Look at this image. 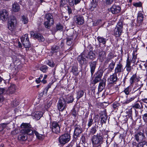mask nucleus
Returning <instances> with one entry per match:
<instances>
[{
  "label": "nucleus",
  "instance_id": "obj_23",
  "mask_svg": "<svg viewBox=\"0 0 147 147\" xmlns=\"http://www.w3.org/2000/svg\"><path fill=\"white\" fill-rule=\"evenodd\" d=\"M16 90V85L14 84H11L8 88V91L10 94H12L14 93Z\"/></svg>",
  "mask_w": 147,
  "mask_h": 147
},
{
  "label": "nucleus",
  "instance_id": "obj_10",
  "mask_svg": "<svg viewBox=\"0 0 147 147\" xmlns=\"http://www.w3.org/2000/svg\"><path fill=\"white\" fill-rule=\"evenodd\" d=\"M74 128L73 136L75 138H76L78 137H80V134L83 131V130L81 127L78 125H75Z\"/></svg>",
  "mask_w": 147,
  "mask_h": 147
},
{
  "label": "nucleus",
  "instance_id": "obj_32",
  "mask_svg": "<svg viewBox=\"0 0 147 147\" xmlns=\"http://www.w3.org/2000/svg\"><path fill=\"white\" fill-rule=\"evenodd\" d=\"M99 55L100 59L102 60V61L105 57V52L103 51H101L99 52Z\"/></svg>",
  "mask_w": 147,
  "mask_h": 147
},
{
  "label": "nucleus",
  "instance_id": "obj_46",
  "mask_svg": "<svg viewBox=\"0 0 147 147\" xmlns=\"http://www.w3.org/2000/svg\"><path fill=\"white\" fill-rule=\"evenodd\" d=\"M74 100L73 96H70L67 99V103H71Z\"/></svg>",
  "mask_w": 147,
  "mask_h": 147
},
{
  "label": "nucleus",
  "instance_id": "obj_54",
  "mask_svg": "<svg viewBox=\"0 0 147 147\" xmlns=\"http://www.w3.org/2000/svg\"><path fill=\"white\" fill-rule=\"evenodd\" d=\"M7 124L6 123H3L0 125V131L3 130L6 126Z\"/></svg>",
  "mask_w": 147,
  "mask_h": 147
},
{
  "label": "nucleus",
  "instance_id": "obj_2",
  "mask_svg": "<svg viewBox=\"0 0 147 147\" xmlns=\"http://www.w3.org/2000/svg\"><path fill=\"white\" fill-rule=\"evenodd\" d=\"M54 23L53 16L50 13L46 14L45 19L44 25L46 28H49Z\"/></svg>",
  "mask_w": 147,
  "mask_h": 147
},
{
  "label": "nucleus",
  "instance_id": "obj_57",
  "mask_svg": "<svg viewBox=\"0 0 147 147\" xmlns=\"http://www.w3.org/2000/svg\"><path fill=\"white\" fill-rule=\"evenodd\" d=\"M143 119L145 122H146V125H147V113L144 114L142 117Z\"/></svg>",
  "mask_w": 147,
  "mask_h": 147
},
{
  "label": "nucleus",
  "instance_id": "obj_24",
  "mask_svg": "<svg viewBox=\"0 0 147 147\" xmlns=\"http://www.w3.org/2000/svg\"><path fill=\"white\" fill-rule=\"evenodd\" d=\"M20 10V5L17 2H14L12 5V10L15 12H18Z\"/></svg>",
  "mask_w": 147,
  "mask_h": 147
},
{
  "label": "nucleus",
  "instance_id": "obj_56",
  "mask_svg": "<svg viewBox=\"0 0 147 147\" xmlns=\"http://www.w3.org/2000/svg\"><path fill=\"white\" fill-rule=\"evenodd\" d=\"M78 113L77 111L74 109L72 110V115L75 117H76Z\"/></svg>",
  "mask_w": 147,
  "mask_h": 147
},
{
  "label": "nucleus",
  "instance_id": "obj_28",
  "mask_svg": "<svg viewBox=\"0 0 147 147\" xmlns=\"http://www.w3.org/2000/svg\"><path fill=\"white\" fill-rule=\"evenodd\" d=\"M81 0H68L70 6H73L74 4L76 5Z\"/></svg>",
  "mask_w": 147,
  "mask_h": 147
},
{
  "label": "nucleus",
  "instance_id": "obj_30",
  "mask_svg": "<svg viewBox=\"0 0 147 147\" xmlns=\"http://www.w3.org/2000/svg\"><path fill=\"white\" fill-rule=\"evenodd\" d=\"M59 47L57 45H54L51 48V51L52 53H56L59 51Z\"/></svg>",
  "mask_w": 147,
  "mask_h": 147
},
{
  "label": "nucleus",
  "instance_id": "obj_27",
  "mask_svg": "<svg viewBox=\"0 0 147 147\" xmlns=\"http://www.w3.org/2000/svg\"><path fill=\"white\" fill-rule=\"evenodd\" d=\"M71 72L74 75L77 76L78 75L79 72L78 70V68L76 66H74L72 67Z\"/></svg>",
  "mask_w": 147,
  "mask_h": 147
},
{
  "label": "nucleus",
  "instance_id": "obj_14",
  "mask_svg": "<svg viewBox=\"0 0 147 147\" xmlns=\"http://www.w3.org/2000/svg\"><path fill=\"white\" fill-rule=\"evenodd\" d=\"M31 36L36 38L39 41H43L45 39L43 36L39 33H35L33 31H31L30 32Z\"/></svg>",
  "mask_w": 147,
  "mask_h": 147
},
{
  "label": "nucleus",
  "instance_id": "obj_58",
  "mask_svg": "<svg viewBox=\"0 0 147 147\" xmlns=\"http://www.w3.org/2000/svg\"><path fill=\"white\" fill-rule=\"evenodd\" d=\"M133 5L136 7H140L142 5V3L140 2L134 3H133Z\"/></svg>",
  "mask_w": 147,
  "mask_h": 147
},
{
  "label": "nucleus",
  "instance_id": "obj_8",
  "mask_svg": "<svg viewBox=\"0 0 147 147\" xmlns=\"http://www.w3.org/2000/svg\"><path fill=\"white\" fill-rule=\"evenodd\" d=\"M70 138V136L69 134H65L59 137V141L61 144H64L69 142Z\"/></svg>",
  "mask_w": 147,
  "mask_h": 147
},
{
  "label": "nucleus",
  "instance_id": "obj_38",
  "mask_svg": "<svg viewBox=\"0 0 147 147\" xmlns=\"http://www.w3.org/2000/svg\"><path fill=\"white\" fill-rule=\"evenodd\" d=\"M140 79L139 80V81H138L137 82L136 84V85L138 87V88L137 89L135 90V91L138 90L143 86V84H142V82L140 81Z\"/></svg>",
  "mask_w": 147,
  "mask_h": 147
},
{
  "label": "nucleus",
  "instance_id": "obj_3",
  "mask_svg": "<svg viewBox=\"0 0 147 147\" xmlns=\"http://www.w3.org/2000/svg\"><path fill=\"white\" fill-rule=\"evenodd\" d=\"M17 24V21L16 18L12 16L8 21L7 26L8 29L11 31H14L16 29Z\"/></svg>",
  "mask_w": 147,
  "mask_h": 147
},
{
  "label": "nucleus",
  "instance_id": "obj_52",
  "mask_svg": "<svg viewBox=\"0 0 147 147\" xmlns=\"http://www.w3.org/2000/svg\"><path fill=\"white\" fill-rule=\"evenodd\" d=\"M67 0H61L60 1V6L63 7L67 3Z\"/></svg>",
  "mask_w": 147,
  "mask_h": 147
},
{
  "label": "nucleus",
  "instance_id": "obj_15",
  "mask_svg": "<svg viewBox=\"0 0 147 147\" xmlns=\"http://www.w3.org/2000/svg\"><path fill=\"white\" fill-rule=\"evenodd\" d=\"M124 69L123 65L121 63H119L117 64L116 66L115 69L114 73L117 74H120L123 71Z\"/></svg>",
  "mask_w": 147,
  "mask_h": 147
},
{
  "label": "nucleus",
  "instance_id": "obj_62",
  "mask_svg": "<svg viewBox=\"0 0 147 147\" xmlns=\"http://www.w3.org/2000/svg\"><path fill=\"white\" fill-rule=\"evenodd\" d=\"M110 59H112L114 57L113 54L111 52H110L108 55V56L107 57Z\"/></svg>",
  "mask_w": 147,
  "mask_h": 147
},
{
  "label": "nucleus",
  "instance_id": "obj_60",
  "mask_svg": "<svg viewBox=\"0 0 147 147\" xmlns=\"http://www.w3.org/2000/svg\"><path fill=\"white\" fill-rule=\"evenodd\" d=\"M146 142H141L139 143L137 145V147H143L144 145L145 144Z\"/></svg>",
  "mask_w": 147,
  "mask_h": 147
},
{
  "label": "nucleus",
  "instance_id": "obj_7",
  "mask_svg": "<svg viewBox=\"0 0 147 147\" xmlns=\"http://www.w3.org/2000/svg\"><path fill=\"white\" fill-rule=\"evenodd\" d=\"M102 140L103 138L100 134L94 135L92 137V142L94 144L99 146L102 143Z\"/></svg>",
  "mask_w": 147,
  "mask_h": 147
},
{
  "label": "nucleus",
  "instance_id": "obj_19",
  "mask_svg": "<svg viewBox=\"0 0 147 147\" xmlns=\"http://www.w3.org/2000/svg\"><path fill=\"white\" fill-rule=\"evenodd\" d=\"M117 79V74L114 73L110 76L108 78L107 81L109 84H112L116 82Z\"/></svg>",
  "mask_w": 147,
  "mask_h": 147
},
{
  "label": "nucleus",
  "instance_id": "obj_47",
  "mask_svg": "<svg viewBox=\"0 0 147 147\" xmlns=\"http://www.w3.org/2000/svg\"><path fill=\"white\" fill-rule=\"evenodd\" d=\"M114 1V0H105V3L106 5H110L112 4Z\"/></svg>",
  "mask_w": 147,
  "mask_h": 147
},
{
  "label": "nucleus",
  "instance_id": "obj_17",
  "mask_svg": "<svg viewBox=\"0 0 147 147\" xmlns=\"http://www.w3.org/2000/svg\"><path fill=\"white\" fill-rule=\"evenodd\" d=\"M85 57L82 54L79 55L78 58V60L79 63L82 65L86 64L88 62V60L86 59Z\"/></svg>",
  "mask_w": 147,
  "mask_h": 147
},
{
  "label": "nucleus",
  "instance_id": "obj_51",
  "mask_svg": "<svg viewBox=\"0 0 147 147\" xmlns=\"http://www.w3.org/2000/svg\"><path fill=\"white\" fill-rule=\"evenodd\" d=\"M135 98V97L134 96L132 97L129 99H127V100L124 102V103L126 104H127L131 102V101L133 100Z\"/></svg>",
  "mask_w": 147,
  "mask_h": 147
},
{
  "label": "nucleus",
  "instance_id": "obj_25",
  "mask_svg": "<svg viewBox=\"0 0 147 147\" xmlns=\"http://www.w3.org/2000/svg\"><path fill=\"white\" fill-rule=\"evenodd\" d=\"M86 57L91 59L94 60L96 58V55L93 51H90L88 53Z\"/></svg>",
  "mask_w": 147,
  "mask_h": 147
},
{
  "label": "nucleus",
  "instance_id": "obj_12",
  "mask_svg": "<svg viewBox=\"0 0 147 147\" xmlns=\"http://www.w3.org/2000/svg\"><path fill=\"white\" fill-rule=\"evenodd\" d=\"M9 13L7 10L3 9L0 11V17L3 21L7 20L9 18Z\"/></svg>",
  "mask_w": 147,
  "mask_h": 147
},
{
  "label": "nucleus",
  "instance_id": "obj_11",
  "mask_svg": "<svg viewBox=\"0 0 147 147\" xmlns=\"http://www.w3.org/2000/svg\"><path fill=\"white\" fill-rule=\"evenodd\" d=\"M74 22L77 25H83L84 22V19L83 16L81 15H78L74 18Z\"/></svg>",
  "mask_w": 147,
  "mask_h": 147
},
{
  "label": "nucleus",
  "instance_id": "obj_9",
  "mask_svg": "<svg viewBox=\"0 0 147 147\" xmlns=\"http://www.w3.org/2000/svg\"><path fill=\"white\" fill-rule=\"evenodd\" d=\"M58 109L59 111H63L66 108L65 100L62 97H60L57 103Z\"/></svg>",
  "mask_w": 147,
  "mask_h": 147
},
{
  "label": "nucleus",
  "instance_id": "obj_42",
  "mask_svg": "<svg viewBox=\"0 0 147 147\" xmlns=\"http://www.w3.org/2000/svg\"><path fill=\"white\" fill-rule=\"evenodd\" d=\"M22 20L24 24H27L28 22V19L27 18L24 16L22 17Z\"/></svg>",
  "mask_w": 147,
  "mask_h": 147
},
{
  "label": "nucleus",
  "instance_id": "obj_21",
  "mask_svg": "<svg viewBox=\"0 0 147 147\" xmlns=\"http://www.w3.org/2000/svg\"><path fill=\"white\" fill-rule=\"evenodd\" d=\"M106 85V80H102L99 83L98 86V91L101 92L105 88Z\"/></svg>",
  "mask_w": 147,
  "mask_h": 147
},
{
  "label": "nucleus",
  "instance_id": "obj_43",
  "mask_svg": "<svg viewBox=\"0 0 147 147\" xmlns=\"http://www.w3.org/2000/svg\"><path fill=\"white\" fill-rule=\"evenodd\" d=\"M101 117V121H102V123H105L106 121L107 120V117L106 115L105 114L103 115H102Z\"/></svg>",
  "mask_w": 147,
  "mask_h": 147
},
{
  "label": "nucleus",
  "instance_id": "obj_44",
  "mask_svg": "<svg viewBox=\"0 0 147 147\" xmlns=\"http://www.w3.org/2000/svg\"><path fill=\"white\" fill-rule=\"evenodd\" d=\"M120 106L119 104L117 102H115L113 104V107L115 110L117 109Z\"/></svg>",
  "mask_w": 147,
  "mask_h": 147
},
{
  "label": "nucleus",
  "instance_id": "obj_40",
  "mask_svg": "<svg viewBox=\"0 0 147 147\" xmlns=\"http://www.w3.org/2000/svg\"><path fill=\"white\" fill-rule=\"evenodd\" d=\"M73 39L72 37H70L67 39V44L69 46H70L72 43Z\"/></svg>",
  "mask_w": 147,
  "mask_h": 147
},
{
  "label": "nucleus",
  "instance_id": "obj_36",
  "mask_svg": "<svg viewBox=\"0 0 147 147\" xmlns=\"http://www.w3.org/2000/svg\"><path fill=\"white\" fill-rule=\"evenodd\" d=\"M28 42H27L24 41L22 42L23 45L26 48H29L31 47V44L29 40H28Z\"/></svg>",
  "mask_w": 147,
  "mask_h": 147
},
{
  "label": "nucleus",
  "instance_id": "obj_61",
  "mask_svg": "<svg viewBox=\"0 0 147 147\" xmlns=\"http://www.w3.org/2000/svg\"><path fill=\"white\" fill-rule=\"evenodd\" d=\"M143 65L145 67V68L146 69V83L147 84V62L145 63Z\"/></svg>",
  "mask_w": 147,
  "mask_h": 147
},
{
  "label": "nucleus",
  "instance_id": "obj_53",
  "mask_svg": "<svg viewBox=\"0 0 147 147\" xmlns=\"http://www.w3.org/2000/svg\"><path fill=\"white\" fill-rule=\"evenodd\" d=\"M47 64L51 67H53L55 66V63L53 61H51L49 60L48 62L47 63Z\"/></svg>",
  "mask_w": 147,
  "mask_h": 147
},
{
  "label": "nucleus",
  "instance_id": "obj_41",
  "mask_svg": "<svg viewBox=\"0 0 147 147\" xmlns=\"http://www.w3.org/2000/svg\"><path fill=\"white\" fill-rule=\"evenodd\" d=\"M133 107L136 109H142L143 108V106L142 105L141 103L140 105L139 103H136L134 106Z\"/></svg>",
  "mask_w": 147,
  "mask_h": 147
},
{
  "label": "nucleus",
  "instance_id": "obj_26",
  "mask_svg": "<svg viewBox=\"0 0 147 147\" xmlns=\"http://www.w3.org/2000/svg\"><path fill=\"white\" fill-rule=\"evenodd\" d=\"M144 16L142 13H138L137 16V21L139 23H142L143 20Z\"/></svg>",
  "mask_w": 147,
  "mask_h": 147
},
{
  "label": "nucleus",
  "instance_id": "obj_64",
  "mask_svg": "<svg viewBox=\"0 0 147 147\" xmlns=\"http://www.w3.org/2000/svg\"><path fill=\"white\" fill-rule=\"evenodd\" d=\"M5 90L4 88H0V94L3 93L5 91Z\"/></svg>",
  "mask_w": 147,
  "mask_h": 147
},
{
  "label": "nucleus",
  "instance_id": "obj_48",
  "mask_svg": "<svg viewBox=\"0 0 147 147\" xmlns=\"http://www.w3.org/2000/svg\"><path fill=\"white\" fill-rule=\"evenodd\" d=\"M133 57L132 59L131 62H133V63H135L136 59L137 58V56L135 54V53L134 52L133 54Z\"/></svg>",
  "mask_w": 147,
  "mask_h": 147
},
{
  "label": "nucleus",
  "instance_id": "obj_49",
  "mask_svg": "<svg viewBox=\"0 0 147 147\" xmlns=\"http://www.w3.org/2000/svg\"><path fill=\"white\" fill-rule=\"evenodd\" d=\"M130 91V90L129 87H128L126 88L123 91V92L125 93L126 95H128L129 92Z\"/></svg>",
  "mask_w": 147,
  "mask_h": 147
},
{
  "label": "nucleus",
  "instance_id": "obj_20",
  "mask_svg": "<svg viewBox=\"0 0 147 147\" xmlns=\"http://www.w3.org/2000/svg\"><path fill=\"white\" fill-rule=\"evenodd\" d=\"M97 63V62L96 61H92L89 63L92 76L95 71Z\"/></svg>",
  "mask_w": 147,
  "mask_h": 147
},
{
  "label": "nucleus",
  "instance_id": "obj_29",
  "mask_svg": "<svg viewBox=\"0 0 147 147\" xmlns=\"http://www.w3.org/2000/svg\"><path fill=\"white\" fill-rule=\"evenodd\" d=\"M100 43H102L103 45H105L106 42V39L103 37L98 36L96 38Z\"/></svg>",
  "mask_w": 147,
  "mask_h": 147
},
{
  "label": "nucleus",
  "instance_id": "obj_50",
  "mask_svg": "<svg viewBox=\"0 0 147 147\" xmlns=\"http://www.w3.org/2000/svg\"><path fill=\"white\" fill-rule=\"evenodd\" d=\"M56 28L57 30H62L63 28V27L60 23H59L57 25Z\"/></svg>",
  "mask_w": 147,
  "mask_h": 147
},
{
  "label": "nucleus",
  "instance_id": "obj_63",
  "mask_svg": "<svg viewBox=\"0 0 147 147\" xmlns=\"http://www.w3.org/2000/svg\"><path fill=\"white\" fill-rule=\"evenodd\" d=\"M13 104L14 106H16L18 105L19 103L16 100H14L13 101Z\"/></svg>",
  "mask_w": 147,
  "mask_h": 147
},
{
  "label": "nucleus",
  "instance_id": "obj_5",
  "mask_svg": "<svg viewBox=\"0 0 147 147\" xmlns=\"http://www.w3.org/2000/svg\"><path fill=\"white\" fill-rule=\"evenodd\" d=\"M123 28V23L119 22L114 30V34L116 37L120 36L122 32Z\"/></svg>",
  "mask_w": 147,
  "mask_h": 147
},
{
  "label": "nucleus",
  "instance_id": "obj_16",
  "mask_svg": "<svg viewBox=\"0 0 147 147\" xmlns=\"http://www.w3.org/2000/svg\"><path fill=\"white\" fill-rule=\"evenodd\" d=\"M103 72L102 70H100L98 71L96 73L95 78L93 80L94 84L98 82L100 80L102 76Z\"/></svg>",
  "mask_w": 147,
  "mask_h": 147
},
{
  "label": "nucleus",
  "instance_id": "obj_37",
  "mask_svg": "<svg viewBox=\"0 0 147 147\" xmlns=\"http://www.w3.org/2000/svg\"><path fill=\"white\" fill-rule=\"evenodd\" d=\"M97 5V3L95 0H92L91 3V9L93 10L94 8H96Z\"/></svg>",
  "mask_w": 147,
  "mask_h": 147
},
{
  "label": "nucleus",
  "instance_id": "obj_35",
  "mask_svg": "<svg viewBox=\"0 0 147 147\" xmlns=\"http://www.w3.org/2000/svg\"><path fill=\"white\" fill-rule=\"evenodd\" d=\"M43 115V113L41 112H37L35 115V117L37 119H39Z\"/></svg>",
  "mask_w": 147,
  "mask_h": 147
},
{
  "label": "nucleus",
  "instance_id": "obj_55",
  "mask_svg": "<svg viewBox=\"0 0 147 147\" xmlns=\"http://www.w3.org/2000/svg\"><path fill=\"white\" fill-rule=\"evenodd\" d=\"M93 122V120L92 118L89 119L88 120V125L89 127L91 126L92 125Z\"/></svg>",
  "mask_w": 147,
  "mask_h": 147
},
{
  "label": "nucleus",
  "instance_id": "obj_4",
  "mask_svg": "<svg viewBox=\"0 0 147 147\" xmlns=\"http://www.w3.org/2000/svg\"><path fill=\"white\" fill-rule=\"evenodd\" d=\"M50 128L52 131L55 134H58L60 131V122L56 121H53L50 123Z\"/></svg>",
  "mask_w": 147,
  "mask_h": 147
},
{
  "label": "nucleus",
  "instance_id": "obj_39",
  "mask_svg": "<svg viewBox=\"0 0 147 147\" xmlns=\"http://www.w3.org/2000/svg\"><path fill=\"white\" fill-rule=\"evenodd\" d=\"M111 63L109 64V68L111 69V70H113L114 68L115 64V62H114L112 60L111 61Z\"/></svg>",
  "mask_w": 147,
  "mask_h": 147
},
{
  "label": "nucleus",
  "instance_id": "obj_6",
  "mask_svg": "<svg viewBox=\"0 0 147 147\" xmlns=\"http://www.w3.org/2000/svg\"><path fill=\"white\" fill-rule=\"evenodd\" d=\"M144 126H141L139 127V129L142 131V132H138L135 135V138L137 142L142 140L145 138V136L144 133Z\"/></svg>",
  "mask_w": 147,
  "mask_h": 147
},
{
  "label": "nucleus",
  "instance_id": "obj_18",
  "mask_svg": "<svg viewBox=\"0 0 147 147\" xmlns=\"http://www.w3.org/2000/svg\"><path fill=\"white\" fill-rule=\"evenodd\" d=\"M129 57H128L127 58L126 61V64L125 66L126 70L128 72L127 74H128L132 69V67L131 66V59H129Z\"/></svg>",
  "mask_w": 147,
  "mask_h": 147
},
{
  "label": "nucleus",
  "instance_id": "obj_31",
  "mask_svg": "<svg viewBox=\"0 0 147 147\" xmlns=\"http://www.w3.org/2000/svg\"><path fill=\"white\" fill-rule=\"evenodd\" d=\"M76 98L78 100L84 95V92L82 90H80L76 93Z\"/></svg>",
  "mask_w": 147,
  "mask_h": 147
},
{
  "label": "nucleus",
  "instance_id": "obj_45",
  "mask_svg": "<svg viewBox=\"0 0 147 147\" xmlns=\"http://www.w3.org/2000/svg\"><path fill=\"white\" fill-rule=\"evenodd\" d=\"M48 69V67L46 65H44L41 67L40 69L43 72L45 73L46 72Z\"/></svg>",
  "mask_w": 147,
  "mask_h": 147
},
{
  "label": "nucleus",
  "instance_id": "obj_59",
  "mask_svg": "<svg viewBox=\"0 0 147 147\" xmlns=\"http://www.w3.org/2000/svg\"><path fill=\"white\" fill-rule=\"evenodd\" d=\"M132 108H131L129 109H127V111H126V112H127V113L129 115H130V116H131L132 114Z\"/></svg>",
  "mask_w": 147,
  "mask_h": 147
},
{
  "label": "nucleus",
  "instance_id": "obj_22",
  "mask_svg": "<svg viewBox=\"0 0 147 147\" xmlns=\"http://www.w3.org/2000/svg\"><path fill=\"white\" fill-rule=\"evenodd\" d=\"M139 79H140V78L137 77L136 74H135L133 75L130 78L129 82L131 85H132L135 82H137L138 81H139Z\"/></svg>",
  "mask_w": 147,
  "mask_h": 147
},
{
  "label": "nucleus",
  "instance_id": "obj_34",
  "mask_svg": "<svg viewBox=\"0 0 147 147\" xmlns=\"http://www.w3.org/2000/svg\"><path fill=\"white\" fill-rule=\"evenodd\" d=\"M29 40L28 36L27 34H25L21 38V41L22 42L24 41L28 42Z\"/></svg>",
  "mask_w": 147,
  "mask_h": 147
},
{
  "label": "nucleus",
  "instance_id": "obj_1",
  "mask_svg": "<svg viewBox=\"0 0 147 147\" xmlns=\"http://www.w3.org/2000/svg\"><path fill=\"white\" fill-rule=\"evenodd\" d=\"M21 126L22 129L20 131V135L18 136L20 140L25 141L27 139V135H31L33 134H34L38 139L41 138V136L36 131H33L31 129V126L29 123H23Z\"/></svg>",
  "mask_w": 147,
  "mask_h": 147
},
{
  "label": "nucleus",
  "instance_id": "obj_13",
  "mask_svg": "<svg viewBox=\"0 0 147 147\" xmlns=\"http://www.w3.org/2000/svg\"><path fill=\"white\" fill-rule=\"evenodd\" d=\"M110 11L113 14H118L121 10V7L118 5L114 4L110 9Z\"/></svg>",
  "mask_w": 147,
  "mask_h": 147
},
{
  "label": "nucleus",
  "instance_id": "obj_33",
  "mask_svg": "<svg viewBox=\"0 0 147 147\" xmlns=\"http://www.w3.org/2000/svg\"><path fill=\"white\" fill-rule=\"evenodd\" d=\"M98 126H94L92 127L90 131V135H93L96 133L97 131V129H98Z\"/></svg>",
  "mask_w": 147,
  "mask_h": 147
}]
</instances>
